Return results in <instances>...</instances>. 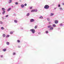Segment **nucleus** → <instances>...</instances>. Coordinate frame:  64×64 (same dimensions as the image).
<instances>
[{
	"label": "nucleus",
	"instance_id": "f257e3e1",
	"mask_svg": "<svg viewBox=\"0 0 64 64\" xmlns=\"http://www.w3.org/2000/svg\"><path fill=\"white\" fill-rule=\"evenodd\" d=\"M49 6L48 5H46L44 6V8L46 9H49Z\"/></svg>",
	"mask_w": 64,
	"mask_h": 64
},
{
	"label": "nucleus",
	"instance_id": "f03ea898",
	"mask_svg": "<svg viewBox=\"0 0 64 64\" xmlns=\"http://www.w3.org/2000/svg\"><path fill=\"white\" fill-rule=\"evenodd\" d=\"M30 31H31L32 33H35V30L34 29H31L30 30Z\"/></svg>",
	"mask_w": 64,
	"mask_h": 64
},
{
	"label": "nucleus",
	"instance_id": "7ed1b4c3",
	"mask_svg": "<svg viewBox=\"0 0 64 64\" xmlns=\"http://www.w3.org/2000/svg\"><path fill=\"white\" fill-rule=\"evenodd\" d=\"M34 21H35V20L33 19H32L30 20V22H34Z\"/></svg>",
	"mask_w": 64,
	"mask_h": 64
},
{
	"label": "nucleus",
	"instance_id": "20e7f679",
	"mask_svg": "<svg viewBox=\"0 0 64 64\" xmlns=\"http://www.w3.org/2000/svg\"><path fill=\"white\" fill-rule=\"evenodd\" d=\"M58 22V20H55V23L56 24H57Z\"/></svg>",
	"mask_w": 64,
	"mask_h": 64
},
{
	"label": "nucleus",
	"instance_id": "39448f33",
	"mask_svg": "<svg viewBox=\"0 0 64 64\" xmlns=\"http://www.w3.org/2000/svg\"><path fill=\"white\" fill-rule=\"evenodd\" d=\"M11 9V8H10L8 9L7 10V11H9Z\"/></svg>",
	"mask_w": 64,
	"mask_h": 64
},
{
	"label": "nucleus",
	"instance_id": "423d86ee",
	"mask_svg": "<svg viewBox=\"0 0 64 64\" xmlns=\"http://www.w3.org/2000/svg\"><path fill=\"white\" fill-rule=\"evenodd\" d=\"M21 7L22 8H23L24 7V5L23 4H22L21 5Z\"/></svg>",
	"mask_w": 64,
	"mask_h": 64
},
{
	"label": "nucleus",
	"instance_id": "0eeeda50",
	"mask_svg": "<svg viewBox=\"0 0 64 64\" xmlns=\"http://www.w3.org/2000/svg\"><path fill=\"white\" fill-rule=\"evenodd\" d=\"M29 15H30V14L28 13L26 14V16H29Z\"/></svg>",
	"mask_w": 64,
	"mask_h": 64
},
{
	"label": "nucleus",
	"instance_id": "6e6552de",
	"mask_svg": "<svg viewBox=\"0 0 64 64\" xmlns=\"http://www.w3.org/2000/svg\"><path fill=\"white\" fill-rule=\"evenodd\" d=\"M39 19H42L43 18V16H40V17L39 18Z\"/></svg>",
	"mask_w": 64,
	"mask_h": 64
},
{
	"label": "nucleus",
	"instance_id": "1a4fd4ad",
	"mask_svg": "<svg viewBox=\"0 0 64 64\" xmlns=\"http://www.w3.org/2000/svg\"><path fill=\"white\" fill-rule=\"evenodd\" d=\"M38 27V26H36L34 27L35 29H36Z\"/></svg>",
	"mask_w": 64,
	"mask_h": 64
},
{
	"label": "nucleus",
	"instance_id": "9d476101",
	"mask_svg": "<svg viewBox=\"0 0 64 64\" xmlns=\"http://www.w3.org/2000/svg\"><path fill=\"white\" fill-rule=\"evenodd\" d=\"M52 26L54 27H56V25L55 24H54L52 25Z\"/></svg>",
	"mask_w": 64,
	"mask_h": 64
},
{
	"label": "nucleus",
	"instance_id": "9b49d317",
	"mask_svg": "<svg viewBox=\"0 0 64 64\" xmlns=\"http://www.w3.org/2000/svg\"><path fill=\"white\" fill-rule=\"evenodd\" d=\"M2 11H5V9L3 8H2Z\"/></svg>",
	"mask_w": 64,
	"mask_h": 64
},
{
	"label": "nucleus",
	"instance_id": "f8f14e48",
	"mask_svg": "<svg viewBox=\"0 0 64 64\" xmlns=\"http://www.w3.org/2000/svg\"><path fill=\"white\" fill-rule=\"evenodd\" d=\"M50 30H53V27H51L50 28Z\"/></svg>",
	"mask_w": 64,
	"mask_h": 64
},
{
	"label": "nucleus",
	"instance_id": "ddd939ff",
	"mask_svg": "<svg viewBox=\"0 0 64 64\" xmlns=\"http://www.w3.org/2000/svg\"><path fill=\"white\" fill-rule=\"evenodd\" d=\"M54 15V14H52V13H51L50 14V16H53Z\"/></svg>",
	"mask_w": 64,
	"mask_h": 64
},
{
	"label": "nucleus",
	"instance_id": "4468645a",
	"mask_svg": "<svg viewBox=\"0 0 64 64\" xmlns=\"http://www.w3.org/2000/svg\"><path fill=\"white\" fill-rule=\"evenodd\" d=\"M9 1H10V2H9V3H11V2H12V0H9Z\"/></svg>",
	"mask_w": 64,
	"mask_h": 64
},
{
	"label": "nucleus",
	"instance_id": "2eb2a0df",
	"mask_svg": "<svg viewBox=\"0 0 64 64\" xmlns=\"http://www.w3.org/2000/svg\"><path fill=\"white\" fill-rule=\"evenodd\" d=\"M3 36L4 37H5V34H3Z\"/></svg>",
	"mask_w": 64,
	"mask_h": 64
},
{
	"label": "nucleus",
	"instance_id": "dca6fc26",
	"mask_svg": "<svg viewBox=\"0 0 64 64\" xmlns=\"http://www.w3.org/2000/svg\"><path fill=\"white\" fill-rule=\"evenodd\" d=\"M17 42H18V43H19V42H20V40H17Z\"/></svg>",
	"mask_w": 64,
	"mask_h": 64
},
{
	"label": "nucleus",
	"instance_id": "f3484780",
	"mask_svg": "<svg viewBox=\"0 0 64 64\" xmlns=\"http://www.w3.org/2000/svg\"><path fill=\"white\" fill-rule=\"evenodd\" d=\"M5 11H4L2 12L3 14H5Z\"/></svg>",
	"mask_w": 64,
	"mask_h": 64
},
{
	"label": "nucleus",
	"instance_id": "a211bd4d",
	"mask_svg": "<svg viewBox=\"0 0 64 64\" xmlns=\"http://www.w3.org/2000/svg\"><path fill=\"white\" fill-rule=\"evenodd\" d=\"M34 10V12H37V10L36 9Z\"/></svg>",
	"mask_w": 64,
	"mask_h": 64
},
{
	"label": "nucleus",
	"instance_id": "6ab92c4d",
	"mask_svg": "<svg viewBox=\"0 0 64 64\" xmlns=\"http://www.w3.org/2000/svg\"><path fill=\"white\" fill-rule=\"evenodd\" d=\"M6 44L7 45H9V42H6Z\"/></svg>",
	"mask_w": 64,
	"mask_h": 64
},
{
	"label": "nucleus",
	"instance_id": "aec40b11",
	"mask_svg": "<svg viewBox=\"0 0 64 64\" xmlns=\"http://www.w3.org/2000/svg\"><path fill=\"white\" fill-rule=\"evenodd\" d=\"M16 5H18V2H16L15 3Z\"/></svg>",
	"mask_w": 64,
	"mask_h": 64
},
{
	"label": "nucleus",
	"instance_id": "412c9836",
	"mask_svg": "<svg viewBox=\"0 0 64 64\" xmlns=\"http://www.w3.org/2000/svg\"><path fill=\"white\" fill-rule=\"evenodd\" d=\"M14 22L15 23H17V21L16 20H14Z\"/></svg>",
	"mask_w": 64,
	"mask_h": 64
},
{
	"label": "nucleus",
	"instance_id": "4be33fe9",
	"mask_svg": "<svg viewBox=\"0 0 64 64\" xmlns=\"http://www.w3.org/2000/svg\"><path fill=\"white\" fill-rule=\"evenodd\" d=\"M13 33V32H10V34H12Z\"/></svg>",
	"mask_w": 64,
	"mask_h": 64
},
{
	"label": "nucleus",
	"instance_id": "5701e85b",
	"mask_svg": "<svg viewBox=\"0 0 64 64\" xmlns=\"http://www.w3.org/2000/svg\"><path fill=\"white\" fill-rule=\"evenodd\" d=\"M3 51H6V49H3Z\"/></svg>",
	"mask_w": 64,
	"mask_h": 64
},
{
	"label": "nucleus",
	"instance_id": "b1692460",
	"mask_svg": "<svg viewBox=\"0 0 64 64\" xmlns=\"http://www.w3.org/2000/svg\"><path fill=\"white\" fill-rule=\"evenodd\" d=\"M51 27V25H50L49 26H48V28H50V27Z\"/></svg>",
	"mask_w": 64,
	"mask_h": 64
},
{
	"label": "nucleus",
	"instance_id": "393cba45",
	"mask_svg": "<svg viewBox=\"0 0 64 64\" xmlns=\"http://www.w3.org/2000/svg\"><path fill=\"white\" fill-rule=\"evenodd\" d=\"M31 12H34V10H31Z\"/></svg>",
	"mask_w": 64,
	"mask_h": 64
},
{
	"label": "nucleus",
	"instance_id": "a878e982",
	"mask_svg": "<svg viewBox=\"0 0 64 64\" xmlns=\"http://www.w3.org/2000/svg\"><path fill=\"white\" fill-rule=\"evenodd\" d=\"M6 37H7V38H8V37H9V35H8L6 36Z\"/></svg>",
	"mask_w": 64,
	"mask_h": 64
},
{
	"label": "nucleus",
	"instance_id": "bb28decb",
	"mask_svg": "<svg viewBox=\"0 0 64 64\" xmlns=\"http://www.w3.org/2000/svg\"><path fill=\"white\" fill-rule=\"evenodd\" d=\"M1 29H2V30H4V27H2L1 28Z\"/></svg>",
	"mask_w": 64,
	"mask_h": 64
},
{
	"label": "nucleus",
	"instance_id": "cd10ccee",
	"mask_svg": "<svg viewBox=\"0 0 64 64\" xmlns=\"http://www.w3.org/2000/svg\"><path fill=\"white\" fill-rule=\"evenodd\" d=\"M60 9L61 10H62V8H60Z\"/></svg>",
	"mask_w": 64,
	"mask_h": 64
},
{
	"label": "nucleus",
	"instance_id": "c85d7f7f",
	"mask_svg": "<svg viewBox=\"0 0 64 64\" xmlns=\"http://www.w3.org/2000/svg\"><path fill=\"white\" fill-rule=\"evenodd\" d=\"M0 24H2L3 22H2V21H0Z\"/></svg>",
	"mask_w": 64,
	"mask_h": 64
},
{
	"label": "nucleus",
	"instance_id": "c756f323",
	"mask_svg": "<svg viewBox=\"0 0 64 64\" xmlns=\"http://www.w3.org/2000/svg\"><path fill=\"white\" fill-rule=\"evenodd\" d=\"M46 34L48 33V31H46Z\"/></svg>",
	"mask_w": 64,
	"mask_h": 64
},
{
	"label": "nucleus",
	"instance_id": "7c9ffc66",
	"mask_svg": "<svg viewBox=\"0 0 64 64\" xmlns=\"http://www.w3.org/2000/svg\"><path fill=\"white\" fill-rule=\"evenodd\" d=\"M47 20L48 21H49L50 20V18H47Z\"/></svg>",
	"mask_w": 64,
	"mask_h": 64
},
{
	"label": "nucleus",
	"instance_id": "2f4dec72",
	"mask_svg": "<svg viewBox=\"0 0 64 64\" xmlns=\"http://www.w3.org/2000/svg\"><path fill=\"white\" fill-rule=\"evenodd\" d=\"M24 6H27V4H24Z\"/></svg>",
	"mask_w": 64,
	"mask_h": 64
},
{
	"label": "nucleus",
	"instance_id": "473e14b6",
	"mask_svg": "<svg viewBox=\"0 0 64 64\" xmlns=\"http://www.w3.org/2000/svg\"><path fill=\"white\" fill-rule=\"evenodd\" d=\"M30 9H32V7H31L30 8Z\"/></svg>",
	"mask_w": 64,
	"mask_h": 64
},
{
	"label": "nucleus",
	"instance_id": "72a5a7b5",
	"mask_svg": "<svg viewBox=\"0 0 64 64\" xmlns=\"http://www.w3.org/2000/svg\"><path fill=\"white\" fill-rule=\"evenodd\" d=\"M15 54H16L14 52L13 53V55H15Z\"/></svg>",
	"mask_w": 64,
	"mask_h": 64
},
{
	"label": "nucleus",
	"instance_id": "f704fd0d",
	"mask_svg": "<svg viewBox=\"0 0 64 64\" xmlns=\"http://www.w3.org/2000/svg\"><path fill=\"white\" fill-rule=\"evenodd\" d=\"M1 57L2 58H3V56H1Z\"/></svg>",
	"mask_w": 64,
	"mask_h": 64
},
{
	"label": "nucleus",
	"instance_id": "c9c22d12",
	"mask_svg": "<svg viewBox=\"0 0 64 64\" xmlns=\"http://www.w3.org/2000/svg\"><path fill=\"white\" fill-rule=\"evenodd\" d=\"M58 7H60V5L59 4V5L58 6Z\"/></svg>",
	"mask_w": 64,
	"mask_h": 64
},
{
	"label": "nucleus",
	"instance_id": "e433bc0d",
	"mask_svg": "<svg viewBox=\"0 0 64 64\" xmlns=\"http://www.w3.org/2000/svg\"><path fill=\"white\" fill-rule=\"evenodd\" d=\"M2 19H4V17H2Z\"/></svg>",
	"mask_w": 64,
	"mask_h": 64
},
{
	"label": "nucleus",
	"instance_id": "4c0bfd02",
	"mask_svg": "<svg viewBox=\"0 0 64 64\" xmlns=\"http://www.w3.org/2000/svg\"><path fill=\"white\" fill-rule=\"evenodd\" d=\"M8 15H6V17H8Z\"/></svg>",
	"mask_w": 64,
	"mask_h": 64
},
{
	"label": "nucleus",
	"instance_id": "58836bf2",
	"mask_svg": "<svg viewBox=\"0 0 64 64\" xmlns=\"http://www.w3.org/2000/svg\"><path fill=\"white\" fill-rule=\"evenodd\" d=\"M20 46H19V47H18V48H20Z\"/></svg>",
	"mask_w": 64,
	"mask_h": 64
},
{
	"label": "nucleus",
	"instance_id": "ea45409f",
	"mask_svg": "<svg viewBox=\"0 0 64 64\" xmlns=\"http://www.w3.org/2000/svg\"><path fill=\"white\" fill-rule=\"evenodd\" d=\"M62 4L63 5H64V4Z\"/></svg>",
	"mask_w": 64,
	"mask_h": 64
},
{
	"label": "nucleus",
	"instance_id": "a19ab883",
	"mask_svg": "<svg viewBox=\"0 0 64 64\" xmlns=\"http://www.w3.org/2000/svg\"><path fill=\"white\" fill-rule=\"evenodd\" d=\"M0 14H1V13H0Z\"/></svg>",
	"mask_w": 64,
	"mask_h": 64
},
{
	"label": "nucleus",
	"instance_id": "79ce46f5",
	"mask_svg": "<svg viewBox=\"0 0 64 64\" xmlns=\"http://www.w3.org/2000/svg\"><path fill=\"white\" fill-rule=\"evenodd\" d=\"M61 25H62V24H61Z\"/></svg>",
	"mask_w": 64,
	"mask_h": 64
}]
</instances>
